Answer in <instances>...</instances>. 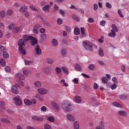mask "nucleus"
I'll return each mask as SVG.
<instances>
[{
  "label": "nucleus",
  "instance_id": "1",
  "mask_svg": "<svg viewBox=\"0 0 129 129\" xmlns=\"http://www.w3.org/2000/svg\"><path fill=\"white\" fill-rule=\"evenodd\" d=\"M23 38L25 43L26 42H28V41H31V44L32 46H35L38 43L37 39L35 37L30 35H25L23 36Z\"/></svg>",
  "mask_w": 129,
  "mask_h": 129
},
{
  "label": "nucleus",
  "instance_id": "2",
  "mask_svg": "<svg viewBox=\"0 0 129 129\" xmlns=\"http://www.w3.org/2000/svg\"><path fill=\"white\" fill-rule=\"evenodd\" d=\"M61 107L66 112H70L72 110V105L68 101H64L61 103Z\"/></svg>",
  "mask_w": 129,
  "mask_h": 129
},
{
  "label": "nucleus",
  "instance_id": "3",
  "mask_svg": "<svg viewBox=\"0 0 129 129\" xmlns=\"http://www.w3.org/2000/svg\"><path fill=\"white\" fill-rule=\"evenodd\" d=\"M118 32V28L115 24H112L111 32L108 34V37L110 38H114L116 36V33Z\"/></svg>",
  "mask_w": 129,
  "mask_h": 129
},
{
  "label": "nucleus",
  "instance_id": "4",
  "mask_svg": "<svg viewBox=\"0 0 129 129\" xmlns=\"http://www.w3.org/2000/svg\"><path fill=\"white\" fill-rule=\"evenodd\" d=\"M83 44L85 49L88 51H93V47H95L94 44L88 41H84Z\"/></svg>",
  "mask_w": 129,
  "mask_h": 129
},
{
  "label": "nucleus",
  "instance_id": "5",
  "mask_svg": "<svg viewBox=\"0 0 129 129\" xmlns=\"http://www.w3.org/2000/svg\"><path fill=\"white\" fill-rule=\"evenodd\" d=\"M5 50H6V48L0 44V55L3 54V52L4 58H5V59H8V58L10 57V55H9V53H8V52L5 51Z\"/></svg>",
  "mask_w": 129,
  "mask_h": 129
},
{
  "label": "nucleus",
  "instance_id": "6",
  "mask_svg": "<svg viewBox=\"0 0 129 129\" xmlns=\"http://www.w3.org/2000/svg\"><path fill=\"white\" fill-rule=\"evenodd\" d=\"M13 100L15 102L16 105L17 106H21L23 104V102L21 100V98L19 96H15L13 98Z\"/></svg>",
  "mask_w": 129,
  "mask_h": 129
},
{
  "label": "nucleus",
  "instance_id": "7",
  "mask_svg": "<svg viewBox=\"0 0 129 129\" xmlns=\"http://www.w3.org/2000/svg\"><path fill=\"white\" fill-rule=\"evenodd\" d=\"M37 92L41 95H46L48 93V90L45 88H38L37 89Z\"/></svg>",
  "mask_w": 129,
  "mask_h": 129
},
{
  "label": "nucleus",
  "instance_id": "8",
  "mask_svg": "<svg viewBox=\"0 0 129 129\" xmlns=\"http://www.w3.org/2000/svg\"><path fill=\"white\" fill-rule=\"evenodd\" d=\"M19 87H20V86L18 84L12 86L11 87V90L13 93H14V94H19V93H20L19 90H18V88H19Z\"/></svg>",
  "mask_w": 129,
  "mask_h": 129
},
{
  "label": "nucleus",
  "instance_id": "9",
  "mask_svg": "<svg viewBox=\"0 0 129 129\" xmlns=\"http://www.w3.org/2000/svg\"><path fill=\"white\" fill-rule=\"evenodd\" d=\"M53 2H50L49 5H45L43 8L42 10L43 12L47 13L48 12H50V9H51V7H52L53 5Z\"/></svg>",
  "mask_w": 129,
  "mask_h": 129
},
{
  "label": "nucleus",
  "instance_id": "10",
  "mask_svg": "<svg viewBox=\"0 0 129 129\" xmlns=\"http://www.w3.org/2000/svg\"><path fill=\"white\" fill-rule=\"evenodd\" d=\"M41 28V25L40 24H36L35 25L33 28L32 32L35 35H38L39 33V29Z\"/></svg>",
  "mask_w": 129,
  "mask_h": 129
},
{
  "label": "nucleus",
  "instance_id": "11",
  "mask_svg": "<svg viewBox=\"0 0 129 129\" xmlns=\"http://www.w3.org/2000/svg\"><path fill=\"white\" fill-rule=\"evenodd\" d=\"M66 118L69 120V121L73 122L76 120V117L70 113L66 115Z\"/></svg>",
  "mask_w": 129,
  "mask_h": 129
},
{
  "label": "nucleus",
  "instance_id": "12",
  "mask_svg": "<svg viewBox=\"0 0 129 129\" xmlns=\"http://www.w3.org/2000/svg\"><path fill=\"white\" fill-rule=\"evenodd\" d=\"M104 122L103 121H101L99 123V125L96 126L95 129H105Z\"/></svg>",
  "mask_w": 129,
  "mask_h": 129
},
{
  "label": "nucleus",
  "instance_id": "13",
  "mask_svg": "<svg viewBox=\"0 0 129 129\" xmlns=\"http://www.w3.org/2000/svg\"><path fill=\"white\" fill-rule=\"evenodd\" d=\"M22 26H16L14 29H13L12 33L13 34H17V33H19L21 30H22Z\"/></svg>",
  "mask_w": 129,
  "mask_h": 129
},
{
  "label": "nucleus",
  "instance_id": "14",
  "mask_svg": "<svg viewBox=\"0 0 129 129\" xmlns=\"http://www.w3.org/2000/svg\"><path fill=\"white\" fill-rule=\"evenodd\" d=\"M33 85L35 87H37V88H40L42 87V82L40 81H35L33 82Z\"/></svg>",
  "mask_w": 129,
  "mask_h": 129
},
{
  "label": "nucleus",
  "instance_id": "15",
  "mask_svg": "<svg viewBox=\"0 0 129 129\" xmlns=\"http://www.w3.org/2000/svg\"><path fill=\"white\" fill-rule=\"evenodd\" d=\"M74 129H80V123L79 121H74L73 122Z\"/></svg>",
  "mask_w": 129,
  "mask_h": 129
},
{
  "label": "nucleus",
  "instance_id": "16",
  "mask_svg": "<svg viewBox=\"0 0 129 129\" xmlns=\"http://www.w3.org/2000/svg\"><path fill=\"white\" fill-rule=\"evenodd\" d=\"M102 81L104 84H106L107 87H109L110 83H108V80L106 78V77H103L102 78Z\"/></svg>",
  "mask_w": 129,
  "mask_h": 129
},
{
  "label": "nucleus",
  "instance_id": "17",
  "mask_svg": "<svg viewBox=\"0 0 129 129\" xmlns=\"http://www.w3.org/2000/svg\"><path fill=\"white\" fill-rule=\"evenodd\" d=\"M18 45L19 47H23L26 45V42L24 41L23 39H19L18 41Z\"/></svg>",
  "mask_w": 129,
  "mask_h": 129
},
{
  "label": "nucleus",
  "instance_id": "18",
  "mask_svg": "<svg viewBox=\"0 0 129 129\" xmlns=\"http://www.w3.org/2000/svg\"><path fill=\"white\" fill-rule=\"evenodd\" d=\"M35 50L37 55H41V54H42V51L41 50V48L38 45H37L35 47Z\"/></svg>",
  "mask_w": 129,
  "mask_h": 129
},
{
  "label": "nucleus",
  "instance_id": "19",
  "mask_svg": "<svg viewBox=\"0 0 129 129\" xmlns=\"http://www.w3.org/2000/svg\"><path fill=\"white\" fill-rule=\"evenodd\" d=\"M51 105L53 106L54 109H59V110L61 109V108L56 103V102L52 101L51 102Z\"/></svg>",
  "mask_w": 129,
  "mask_h": 129
},
{
  "label": "nucleus",
  "instance_id": "20",
  "mask_svg": "<svg viewBox=\"0 0 129 129\" xmlns=\"http://www.w3.org/2000/svg\"><path fill=\"white\" fill-rule=\"evenodd\" d=\"M24 102L25 105H28V106L32 105V101H31V100H29V99H27V98L24 99Z\"/></svg>",
  "mask_w": 129,
  "mask_h": 129
},
{
  "label": "nucleus",
  "instance_id": "21",
  "mask_svg": "<svg viewBox=\"0 0 129 129\" xmlns=\"http://www.w3.org/2000/svg\"><path fill=\"white\" fill-rule=\"evenodd\" d=\"M75 102L77 103H81V97L79 96H76L74 97Z\"/></svg>",
  "mask_w": 129,
  "mask_h": 129
},
{
  "label": "nucleus",
  "instance_id": "22",
  "mask_svg": "<svg viewBox=\"0 0 129 129\" xmlns=\"http://www.w3.org/2000/svg\"><path fill=\"white\" fill-rule=\"evenodd\" d=\"M51 44L53 47H57V46H58V40L56 39H53L51 41Z\"/></svg>",
  "mask_w": 129,
  "mask_h": 129
},
{
  "label": "nucleus",
  "instance_id": "23",
  "mask_svg": "<svg viewBox=\"0 0 129 129\" xmlns=\"http://www.w3.org/2000/svg\"><path fill=\"white\" fill-rule=\"evenodd\" d=\"M81 33L83 37H86L87 36V33L85 32V29L84 28H81Z\"/></svg>",
  "mask_w": 129,
  "mask_h": 129
},
{
  "label": "nucleus",
  "instance_id": "24",
  "mask_svg": "<svg viewBox=\"0 0 129 129\" xmlns=\"http://www.w3.org/2000/svg\"><path fill=\"white\" fill-rule=\"evenodd\" d=\"M0 120L2 122H4L5 123H10L11 122L10 119L5 118H2Z\"/></svg>",
  "mask_w": 129,
  "mask_h": 129
},
{
  "label": "nucleus",
  "instance_id": "25",
  "mask_svg": "<svg viewBox=\"0 0 129 129\" xmlns=\"http://www.w3.org/2000/svg\"><path fill=\"white\" fill-rule=\"evenodd\" d=\"M0 65L2 67H5L7 65V63L6 62V60L3 58L0 59Z\"/></svg>",
  "mask_w": 129,
  "mask_h": 129
},
{
  "label": "nucleus",
  "instance_id": "26",
  "mask_svg": "<svg viewBox=\"0 0 129 129\" xmlns=\"http://www.w3.org/2000/svg\"><path fill=\"white\" fill-rule=\"evenodd\" d=\"M47 119L48 121H49V122H54V121H55V117L50 116L48 117Z\"/></svg>",
  "mask_w": 129,
  "mask_h": 129
},
{
  "label": "nucleus",
  "instance_id": "27",
  "mask_svg": "<svg viewBox=\"0 0 129 129\" xmlns=\"http://www.w3.org/2000/svg\"><path fill=\"white\" fill-rule=\"evenodd\" d=\"M19 51L20 52V53H21V54L22 55H26V50L25 49H24L23 48V47H19Z\"/></svg>",
  "mask_w": 129,
  "mask_h": 129
},
{
  "label": "nucleus",
  "instance_id": "28",
  "mask_svg": "<svg viewBox=\"0 0 129 129\" xmlns=\"http://www.w3.org/2000/svg\"><path fill=\"white\" fill-rule=\"evenodd\" d=\"M98 54L100 57H103L104 56V52H103V49L100 48L98 50Z\"/></svg>",
  "mask_w": 129,
  "mask_h": 129
},
{
  "label": "nucleus",
  "instance_id": "29",
  "mask_svg": "<svg viewBox=\"0 0 129 129\" xmlns=\"http://www.w3.org/2000/svg\"><path fill=\"white\" fill-rule=\"evenodd\" d=\"M112 104H113V106H115V107H119L120 108H122V106L121 105H120V104H119L117 102H114L112 103Z\"/></svg>",
  "mask_w": 129,
  "mask_h": 129
},
{
  "label": "nucleus",
  "instance_id": "30",
  "mask_svg": "<svg viewBox=\"0 0 129 129\" xmlns=\"http://www.w3.org/2000/svg\"><path fill=\"white\" fill-rule=\"evenodd\" d=\"M109 87H110V88H111L112 90H114L115 89H116V88H117V84H111V85L110 84Z\"/></svg>",
  "mask_w": 129,
  "mask_h": 129
},
{
  "label": "nucleus",
  "instance_id": "31",
  "mask_svg": "<svg viewBox=\"0 0 129 129\" xmlns=\"http://www.w3.org/2000/svg\"><path fill=\"white\" fill-rule=\"evenodd\" d=\"M118 114H119V115H121L122 116H124V115H126V111L123 110L119 111L118 112Z\"/></svg>",
  "mask_w": 129,
  "mask_h": 129
},
{
  "label": "nucleus",
  "instance_id": "32",
  "mask_svg": "<svg viewBox=\"0 0 129 129\" xmlns=\"http://www.w3.org/2000/svg\"><path fill=\"white\" fill-rule=\"evenodd\" d=\"M74 34L76 36H78V35H79V34H80V29H79V28H75Z\"/></svg>",
  "mask_w": 129,
  "mask_h": 129
},
{
  "label": "nucleus",
  "instance_id": "33",
  "mask_svg": "<svg viewBox=\"0 0 129 129\" xmlns=\"http://www.w3.org/2000/svg\"><path fill=\"white\" fill-rule=\"evenodd\" d=\"M72 17L73 19H74V20H75V21H77V22H79V21H80V18L76 16V15L75 14H73L72 15Z\"/></svg>",
  "mask_w": 129,
  "mask_h": 129
},
{
  "label": "nucleus",
  "instance_id": "34",
  "mask_svg": "<svg viewBox=\"0 0 129 129\" xmlns=\"http://www.w3.org/2000/svg\"><path fill=\"white\" fill-rule=\"evenodd\" d=\"M15 27H16V24L15 23H11L8 26L9 30H13V29H15Z\"/></svg>",
  "mask_w": 129,
  "mask_h": 129
},
{
  "label": "nucleus",
  "instance_id": "35",
  "mask_svg": "<svg viewBox=\"0 0 129 129\" xmlns=\"http://www.w3.org/2000/svg\"><path fill=\"white\" fill-rule=\"evenodd\" d=\"M75 68L77 71H81V70H82V67L79 64H76L75 65Z\"/></svg>",
  "mask_w": 129,
  "mask_h": 129
},
{
  "label": "nucleus",
  "instance_id": "36",
  "mask_svg": "<svg viewBox=\"0 0 129 129\" xmlns=\"http://www.w3.org/2000/svg\"><path fill=\"white\" fill-rule=\"evenodd\" d=\"M61 53L63 56H66V55L67 54V49H66V48L61 49Z\"/></svg>",
  "mask_w": 129,
  "mask_h": 129
},
{
  "label": "nucleus",
  "instance_id": "37",
  "mask_svg": "<svg viewBox=\"0 0 129 129\" xmlns=\"http://www.w3.org/2000/svg\"><path fill=\"white\" fill-rule=\"evenodd\" d=\"M44 129H53V127H52V126L50 125L49 124L46 123L44 125Z\"/></svg>",
  "mask_w": 129,
  "mask_h": 129
},
{
  "label": "nucleus",
  "instance_id": "38",
  "mask_svg": "<svg viewBox=\"0 0 129 129\" xmlns=\"http://www.w3.org/2000/svg\"><path fill=\"white\" fill-rule=\"evenodd\" d=\"M0 17L3 18L6 17V11L2 10L0 12Z\"/></svg>",
  "mask_w": 129,
  "mask_h": 129
},
{
  "label": "nucleus",
  "instance_id": "39",
  "mask_svg": "<svg viewBox=\"0 0 129 129\" xmlns=\"http://www.w3.org/2000/svg\"><path fill=\"white\" fill-rule=\"evenodd\" d=\"M28 10V7L27 6L21 7L20 9V12H26Z\"/></svg>",
  "mask_w": 129,
  "mask_h": 129
},
{
  "label": "nucleus",
  "instance_id": "40",
  "mask_svg": "<svg viewBox=\"0 0 129 129\" xmlns=\"http://www.w3.org/2000/svg\"><path fill=\"white\" fill-rule=\"evenodd\" d=\"M25 65H32L33 62V61L29 60H24Z\"/></svg>",
  "mask_w": 129,
  "mask_h": 129
},
{
  "label": "nucleus",
  "instance_id": "41",
  "mask_svg": "<svg viewBox=\"0 0 129 129\" xmlns=\"http://www.w3.org/2000/svg\"><path fill=\"white\" fill-rule=\"evenodd\" d=\"M56 22L58 25H62V24H63V19L61 18H58L56 20Z\"/></svg>",
  "mask_w": 129,
  "mask_h": 129
},
{
  "label": "nucleus",
  "instance_id": "42",
  "mask_svg": "<svg viewBox=\"0 0 129 129\" xmlns=\"http://www.w3.org/2000/svg\"><path fill=\"white\" fill-rule=\"evenodd\" d=\"M53 59L51 58H48L46 59V63H48V64H53Z\"/></svg>",
  "mask_w": 129,
  "mask_h": 129
},
{
  "label": "nucleus",
  "instance_id": "43",
  "mask_svg": "<svg viewBox=\"0 0 129 129\" xmlns=\"http://www.w3.org/2000/svg\"><path fill=\"white\" fill-rule=\"evenodd\" d=\"M117 13L120 18H124L123 14H122V12H121V10H118Z\"/></svg>",
  "mask_w": 129,
  "mask_h": 129
},
{
  "label": "nucleus",
  "instance_id": "44",
  "mask_svg": "<svg viewBox=\"0 0 129 129\" xmlns=\"http://www.w3.org/2000/svg\"><path fill=\"white\" fill-rule=\"evenodd\" d=\"M62 71V69H61V68H60L59 67H56L55 68V72H56V73H58V74H60Z\"/></svg>",
  "mask_w": 129,
  "mask_h": 129
},
{
  "label": "nucleus",
  "instance_id": "45",
  "mask_svg": "<svg viewBox=\"0 0 129 129\" xmlns=\"http://www.w3.org/2000/svg\"><path fill=\"white\" fill-rule=\"evenodd\" d=\"M119 98L120 99L123 100V99H126V98H127V96L126 95H120L119 96Z\"/></svg>",
  "mask_w": 129,
  "mask_h": 129
},
{
  "label": "nucleus",
  "instance_id": "46",
  "mask_svg": "<svg viewBox=\"0 0 129 129\" xmlns=\"http://www.w3.org/2000/svg\"><path fill=\"white\" fill-rule=\"evenodd\" d=\"M7 16H12V15H13V11L11 10H9L7 11Z\"/></svg>",
  "mask_w": 129,
  "mask_h": 129
},
{
  "label": "nucleus",
  "instance_id": "47",
  "mask_svg": "<svg viewBox=\"0 0 129 129\" xmlns=\"http://www.w3.org/2000/svg\"><path fill=\"white\" fill-rule=\"evenodd\" d=\"M61 69L62 71H63V72H64V73H66V74H68L69 73V72H68V69H67L66 67H62L61 68Z\"/></svg>",
  "mask_w": 129,
  "mask_h": 129
},
{
  "label": "nucleus",
  "instance_id": "48",
  "mask_svg": "<svg viewBox=\"0 0 129 129\" xmlns=\"http://www.w3.org/2000/svg\"><path fill=\"white\" fill-rule=\"evenodd\" d=\"M40 110L42 112H46V111H47V107H46V106H43L41 107Z\"/></svg>",
  "mask_w": 129,
  "mask_h": 129
},
{
  "label": "nucleus",
  "instance_id": "49",
  "mask_svg": "<svg viewBox=\"0 0 129 129\" xmlns=\"http://www.w3.org/2000/svg\"><path fill=\"white\" fill-rule=\"evenodd\" d=\"M112 82L114 83V84H118V82L117 81V79L115 77H114L112 79Z\"/></svg>",
  "mask_w": 129,
  "mask_h": 129
},
{
  "label": "nucleus",
  "instance_id": "50",
  "mask_svg": "<svg viewBox=\"0 0 129 129\" xmlns=\"http://www.w3.org/2000/svg\"><path fill=\"white\" fill-rule=\"evenodd\" d=\"M23 73L24 75L27 76L28 75V74H29V71L28 70V69H25L23 71Z\"/></svg>",
  "mask_w": 129,
  "mask_h": 129
},
{
  "label": "nucleus",
  "instance_id": "51",
  "mask_svg": "<svg viewBox=\"0 0 129 129\" xmlns=\"http://www.w3.org/2000/svg\"><path fill=\"white\" fill-rule=\"evenodd\" d=\"M43 70L44 72H46L48 73V72H50V67H46L43 69Z\"/></svg>",
  "mask_w": 129,
  "mask_h": 129
},
{
  "label": "nucleus",
  "instance_id": "52",
  "mask_svg": "<svg viewBox=\"0 0 129 129\" xmlns=\"http://www.w3.org/2000/svg\"><path fill=\"white\" fill-rule=\"evenodd\" d=\"M88 68H89V69H90V70H93V69L95 68V66L94 64H91L89 65Z\"/></svg>",
  "mask_w": 129,
  "mask_h": 129
},
{
  "label": "nucleus",
  "instance_id": "53",
  "mask_svg": "<svg viewBox=\"0 0 129 129\" xmlns=\"http://www.w3.org/2000/svg\"><path fill=\"white\" fill-rule=\"evenodd\" d=\"M59 13L62 17H64L66 14V12L63 10H59Z\"/></svg>",
  "mask_w": 129,
  "mask_h": 129
},
{
  "label": "nucleus",
  "instance_id": "54",
  "mask_svg": "<svg viewBox=\"0 0 129 129\" xmlns=\"http://www.w3.org/2000/svg\"><path fill=\"white\" fill-rule=\"evenodd\" d=\"M105 6L106 8L107 9H111V8H112L111 4H110L109 3H106Z\"/></svg>",
  "mask_w": 129,
  "mask_h": 129
},
{
  "label": "nucleus",
  "instance_id": "55",
  "mask_svg": "<svg viewBox=\"0 0 129 129\" xmlns=\"http://www.w3.org/2000/svg\"><path fill=\"white\" fill-rule=\"evenodd\" d=\"M5 71L8 73L11 72V68L9 66H7L5 68Z\"/></svg>",
  "mask_w": 129,
  "mask_h": 129
},
{
  "label": "nucleus",
  "instance_id": "56",
  "mask_svg": "<svg viewBox=\"0 0 129 129\" xmlns=\"http://www.w3.org/2000/svg\"><path fill=\"white\" fill-rule=\"evenodd\" d=\"M105 24H106V22L104 20H102L100 22V26H102L103 27H104V26H105Z\"/></svg>",
  "mask_w": 129,
  "mask_h": 129
},
{
  "label": "nucleus",
  "instance_id": "57",
  "mask_svg": "<svg viewBox=\"0 0 129 129\" xmlns=\"http://www.w3.org/2000/svg\"><path fill=\"white\" fill-rule=\"evenodd\" d=\"M88 23H93L94 22V19L92 18H89L87 20Z\"/></svg>",
  "mask_w": 129,
  "mask_h": 129
},
{
  "label": "nucleus",
  "instance_id": "58",
  "mask_svg": "<svg viewBox=\"0 0 129 129\" xmlns=\"http://www.w3.org/2000/svg\"><path fill=\"white\" fill-rule=\"evenodd\" d=\"M98 9V5L96 4H93V10L94 11H96Z\"/></svg>",
  "mask_w": 129,
  "mask_h": 129
},
{
  "label": "nucleus",
  "instance_id": "59",
  "mask_svg": "<svg viewBox=\"0 0 129 129\" xmlns=\"http://www.w3.org/2000/svg\"><path fill=\"white\" fill-rule=\"evenodd\" d=\"M72 82L75 83V84H78V78H75L72 80Z\"/></svg>",
  "mask_w": 129,
  "mask_h": 129
},
{
  "label": "nucleus",
  "instance_id": "60",
  "mask_svg": "<svg viewBox=\"0 0 129 129\" xmlns=\"http://www.w3.org/2000/svg\"><path fill=\"white\" fill-rule=\"evenodd\" d=\"M18 82L20 85H21V86H24L25 85V83L21 80H18Z\"/></svg>",
  "mask_w": 129,
  "mask_h": 129
},
{
  "label": "nucleus",
  "instance_id": "61",
  "mask_svg": "<svg viewBox=\"0 0 129 129\" xmlns=\"http://www.w3.org/2000/svg\"><path fill=\"white\" fill-rule=\"evenodd\" d=\"M43 120H44V119L43 118V117H39L38 116H37V121H43Z\"/></svg>",
  "mask_w": 129,
  "mask_h": 129
},
{
  "label": "nucleus",
  "instance_id": "62",
  "mask_svg": "<svg viewBox=\"0 0 129 129\" xmlns=\"http://www.w3.org/2000/svg\"><path fill=\"white\" fill-rule=\"evenodd\" d=\"M41 38L42 39V40H46V34H42L41 35Z\"/></svg>",
  "mask_w": 129,
  "mask_h": 129
},
{
  "label": "nucleus",
  "instance_id": "63",
  "mask_svg": "<svg viewBox=\"0 0 129 129\" xmlns=\"http://www.w3.org/2000/svg\"><path fill=\"white\" fill-rule=\"evenodd\" d=\"M32 119H33V120H37V118H38V116L37 115H33L31 117Z\"/></svg>",
  "mask_w": 129,
  "mask_h": 129
},
{
  "label": "nucleus",
  "instance_id": "64",
  "mask_svg": "<svg viewBox=\"0 0 129 129\" xmlns=\"http://www.w3.org/2000/svg\"><path fill=\"white\" fill-rule=\"evenodd\" d=\"M99 43H104V40L103 39V37H101V38L98 39Z\"/></svg>",
  "mask_w": 129,
  "mask_h": 129
}]
</instances>
